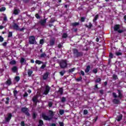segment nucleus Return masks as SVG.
Masks as SVG:
<instances>
[{
  "label": "nucleus",
  "mask_w": 126,
  "mask_h": 126,
  "mask_svg": "<svg viewBox=\"0 0 126 126\" xmlns=\"http://www.w3.org/2000/svg\"><path fill=\"white\" fill-rule=\"evenodd\" d=\"M73 53L75 55H76L77 54V53L78 52V51L76 49H73Z\"/></svg>",
  "instance_id": "32"
},
{
  "label": "nucleus",
  "mask_w": 126,
  "mask_h": 126,
  "mask_svg": "<svg viewBox=\"0 0 126 126\" xmlns=\"http://www.w3.org/2000/svg\"><path fill=\"white\" fill-rule=\"evenodd\" d=\"M81 74H82V75H83V76H84V75H85L84 71L81 70Z\"/></svg>",
  "instance_id": "59"
},
{
  "label": "nucleus",
  "mask_w": 126,
  "mask_h": 126,
  "mask_svg": "<svg viewBox=\"0 0 126 126\" xmlns=\"http://www.w3.org/2000/svg\"><path fill=\"white\" fill-rule=\"evenodd\" d=\"M12 117V114H11V113H8V117L5 118L6 121L9 122V121H10Z\"/></svg>",
  "instance_id": "10"
},
{
  "label": "nucleus",
  "mask_w": 126,
  "mask_h": 126,
  "mask_svg": "<svg viewBox=\"0 0 126 126\" xmlns=\"http://www.w3.org/2000/svg\"><path fill=\"white\" fill-rule=\"evenodd\" d=\"M58 92L61 94V95H63V89L62 88H60Z\"/></svg>",
  "instance_id": "19"
},
{
  "label": "nucleus",
  "mask_w": 126,
  "mask_h": 126,
  "mask_svg": "<svg viewBox=\"0 0 126 126\" xmlns=\"http://www.w3.org/2000/svg\"><path fill=\"white\" fill-rule=\"evenodd\" d=\"M93 72H94V73H97V72H98V70H97V69H94L93 70Z\"/></svg>",
  "instance_id": "51"
},
{
  "label": "nucleus",
  "mask_w": 126,
  "mask_h": 126,
  "mask_svg": "<svg viewBox=\"0 0 126 126\" xmlns=\"http://www.w3.org/2000/svg\"><path fill=\"white\" fill-rule=\"evenodd\" d=\"M28 96V94L27 93H25V94H24V97H27Z\"/></svg>",
  "instance_id": "60"
},
{
  "label": "nucleus",
  "mask_w": 126,
  "mask_h": 126,
  "mask_svg": "<svg viewBox=\"0 0 126 126\" xmlns=\"http://www.w3.org/2000/svg\"><path fill=\"white\" fill-rule=\"evenodd\" d=\"M35 63H37V64H41V63H43V62H42L39 60H36L35 61Z\"/></svg>",
  "instance_id": "25"
},
{
  "label": "nucleus",
  "mask_w": 126,
  "mask_h": 126,
  "mask_svg": "<svg viewBox=\"0 0 126 126\" xmlns=\"http://www.w3.org/2000/svg\"><path fill=\"white\" fill-rule=\"evenodd\" d=\"M16 63V62L14 60L10 62V64L14 65Z\"/></svg>",
  "instance_id": "20"
},
{
  "label": "nucleus",
  "mask_w": 126,
  "mask_h": 126,
  "mask_svg": "<svg viewBox=\"0 0 126 126\" xmlns=\"http://www.w3.org/2000/svg\"><path fill=\"white\" fill-rule=\"evenodd\" d=\"M7 44V43L6 42H5L2 44V46H6Z\"/></svg>",
  "instance_id": "61"
},
{
  "label": "nucleus",
  "mask_w": 126,
  "mask_h": 126,
  "mask_svg": "<svg viewBox=\"0 0 126 126\" xmlns=\"http://www.w3.org/2000/svg\"><path fill=\"white\" fill-rule=\"evenodd\" d=\"M49 74H50V73H49V72H46L43 74V78L44 80H46V79H48Z\"/></svg>",
  "instance_id": "8"
},
{
  "label": "nucleus",
  "mask_w": 126,
  "mask_h": 126,
  "mask_svg": "<svg viewBox=\"0 0 126 126\" xmlns=\"http://www.w3.org/2000/svg\"><path fill=\"white\" fill-rule=\"evenodd\" d=\"M19 12V10H18V9H15L14 10V14L15 15L18 14Z\"/></svg>",
  "instance_id": "22"
},
{
  "label": "nucleus",
  "mask_w": 126,
  "mask_h": 126,
  "mask_svg": "<svg viewBox=\"0 0 126 126\" xmlns=\"http://www.w3.org/2000/svg\"><path fill=\"white\" fill-rule=\"evenodd\" d=\"M21 63H25V59H24V58H22L21 59Z\"/></svg>",
  "instance_id": "40"
},
{
  "label": "nucleus",
  "mask_w": 126,
  "mask_h": 126,
  "mask_svg": "<svg viewBox=\"0 0 126 126\" xmlns=\"http://www.w3.org/2000/svg\"><path fill=\"white\" fill-rule=\"evenodd\" d=\"M75 68H73L72 69H70L69 70V72H73V71H74Z\"/></svg>",
  "instance_id": "45"
},
{
  "label": "nucleus",
  "mask_w": 126,
  "mask_h": 126,
  "mask_svg": "<svg viewBox=\"0 0 126 126\" xmlns=\"http://www.w3.org/2000/svg\"><path fill=\"white\" fill-rule=\"evenodd\" d=\"M83 55V53L82 52H77V53L76 54V56L77 57H81Z\"/></svg>",
  "instance_id": "13"
},
{
  "label": "nucleus",
  "mask_w": 126,
  "mask_h": 126,
  "mask_svg": "<svg viewBox=\"0 0 126 126\" xmlns=\"http://www.w3.org/2000/svg\"><path fill=\"white\" fill-rule=\"evenodd\" d=\"M54 44H55V41H54V40L50 41V46H54Z\"/></svg>",
  "instance_id": "31"
},
{
  "label": "nucleus",
  "mask_w": 126,
  "mask_h": 126,
  "mask_svg": "<svg viewBox=\"0 0 126 126\" xmlns=\"http://www.w3.org/2000/svg\"><path fill=\"white\" fill-rule=\"evenodd\" d=\"M8 37L9 38L10 37H12V32H9Z\"/></svg>",
  "instance_id": "39"
},
{
  "label": "nucleus",
  "mask_w": 126,
  "mask_h": 126,
  "mask_svg": "<svg viewBox=\"0 0 126 126\" xmlns=\"http://www.w3.org/2000/svg\"><path fill=\"white\" fill-rule=\"evenodd\" d=\"M113 103H114V104H120V100L114 99L113 100Z\"/></svg>",
  "instance_id": "14"
},
{
  "label": "nucleus",
  "mask_w": 126,
  "mask_h": 126,
  "mask_svg": "<svg viewBox=\"0 0 126 126\" xmlns=\"http://www.w3.org/2000/svg\"><path fill=\"white\" fill-rule=\"evenodd\" d=\"M32 69H33V70H35V71H37V67L36 66H35Z\"/></svg>",
  "instance_id": "53"
},
{
  "label": "nucleus",
  "mask_w": 126,
  "mask_h": 126,
  "mask_svg": "<svg viewBox=\"0 0 126 126\" xmlns=\"http://www.w3.org/2000/svg\"><path fill=\"white\" fill-rule=\"evenodd\" d=\"M46 22H47V19H45L44 20H40L39 22V23L41 24V25H42V26H45V25L46 24Z\"/></svg>",
  "instance_id": "9"
},
{
  "label": "nucleus",
  "mask_w": 126,
  "mask_h": 126,
  "mask_svg": "<svg viewBox=\"0 0 126 126\" xmlns=\"http://www.w3.org/2000/svg\"><path fill=\"white\" fill-rule=\"evenodd\" d=\"M40 44H41V45H43L44 44V40L43 39H41L40 40Z\"/></svg>",
  "instance_id": "49"
},
{
  "label": "nucleus",
  "mask_w": 126,
  "mask_h": 126,
  "mask_svg": "<svg viewBox=\"0 0 126 126\" xmlns=\"http://www.w3.org/2000/svg\"><path fill=\"white\" fill-rule=\"evenodd\" d=\"M66 100V99L65 98V97H63L62 98L61 102H62V103H64V102H65Z\"/></svg>",
  "instance_id": "27"
},
{
  "label": "nucleus",
  "mask_w": 126,
  "mask_h": 126,
  "mask_svg": "<svg viewBox=\"0 0 126 126\" xmlns=\"http://www.w3.org/2000/svg\"><path fill=\"white\" fill-rule=\"evenodd\" d=\"M118 94H119L118 97L121 99L123 96V94H122V93L121 92V91H118Z\"/></svg>",
  "instance_id": "17"
},
{
  "label": "nucleus",
  "mask_w": 126,
  "mask_h": 126,
  "mask_svg": "<svg viewBox=\"0 0 126 126\" xmlns=\"http://www.w3.org/2000/svg\"><path fill=\"white\" fill-rule=\"evenodd\" d=\"M6 83L7 84V85H10V84H11V81L10 80H8L6 82Z\"/></svg>",
  "instance_id": "21"
},
{
  "label": "nucleus",
  "mask_w": 126,
  "mask_h": 126,
  "mask_svg": "<svg viewBox=\"0 0 126 126\" xmlns=\"http://www.w3.org/2000/svg\"><path fill=\"white\" fill-rule=\"evenodd\" d=\"M98 15H96L94 17V20H93L94 22H95V21H96V20H97L98 19Z\"/></svg>",
  "instance_id": "29"
},
{
  "label": "nucleus",
  "mask_w": 126,
  "mask_h": 126,
  "mask_svg": "<svg viewBox=\"0 0 126 126\" xmlns=\"http://www.w3.org/2000/svg\"><path fill=\"white\" fill-rule=\"evenodd\" d=\"M49 114L50 115L48 116L44 113H42V116L44 120H45V121H50L53 119V117H54V112L52 110H49Z\"/></svg>",
  "instance_id": "1"
},
{
  "label": "nucleus",
  "mask_w": 126,
  "mask_h": 126,
  "mask_svg": "<svg viewBox=\"0 0 126 126\" xmlns=\"http://www.w3.org/2000/svg\"><path fill=\"white\" fill-rule=\"evenodd\" d=\"M35 17L37 19H39L40 18V16L39 15V14H36L35 15Z\"/></svg>",
  "instance_id": "50"
},
{
  "label": "nucleus",
  "mask_w": 126,
  "mask_h": 126,
  "mask_svg": "<svg viewBox=\"0 0 126 126\" xmlns=\"http://www.w3.org/2000/svg\"><path fill=\"white\" fill-rule=\"evenodd\" d=\"M12 71H13L14 72H15V71H16V70H17V67H16V66H14L12 68Z\"/></svg>",
  "instance_id": "28"
},
{
  "label": "nucleus",
  "mask_w": 126,
  "mask_h": 126,
  "mask_svg": "<svg viewBox=\"0 0 126 126\" xmlns=\"http://www.w3.org/2000/svg\"><path fill=\"white\" fill-rule=\"evenodd\" d=\"M62 37L63 38H66V37H67V34L65 33H63Z\"/></svg>",
  "instance_id": "41"
},
{
  "label": "nucleus",
  "mask_w": 126,
  "mask_h": 126,
  "mask_svg": "<svg viewBox=\"0 0 126 126\" xmlns=\"http://www.w3.org/2000/svg\"><path fill=\"white\" fill-rule=\"evenodd\" d=\"M44 124V122H43V121H42L41 120H39V126H43Z\"/></svg>",
  "instance_id": "37"
},
{
  "label": "nucleus",
  "mask_w": 126,
  "mask_h": 126,
  "mask_svg": "<svg viewBox=\"0 0 126 126\" xmlns=\"http://www.w3.org/2000/svg\"><path fill=\"white\" fill-rule=\"evenodd\" d=\"M60 126H64L63 123V122H59Z\"/></svg>",
  "instance_id": "56"
},
{
  "label": "nucleus",
  "mask_w": 126,
  "mask_h": 126,
  "mask_svg": "<svg viewBox=\"0 0 126 126\" xmlns=\"http://www.w3.org/2000/svg\"><path fill=\"white\" fill-rule=\"evenodd\" d=\"M62 47H63V45L62 44L58 45V48H62Z\"/></svg>",
  "instance_id": "63"
},
{
  "label": "nucleus",
  "mask_w": 126,
  "mask_h": 126,
  "mask_svg": "<svg viewBox=\"0 0 126 126\" xmlns=\"http://www.w3.org/2000/svg\"><path fill=\"white\" fill-rule=\"evenodd\" d=\"M72 25L73 26H77L78 25H79V23H73L72 24Z\"/></svg>",
  "instance_id": "33"
},
{
  "label": "nucleus",
  "mask_w": 126,
  "mask_h": 126,
  "mask_svg": "<svg viewBox=\"0 0 126 126\" xmlns=\"http://www.w3.org/2000/svg\"><path fill=\"white\" fill-rule=\"evenodd\" d=\"M13 28L14 29H16V30H18L19 27L18 25H17V24H15L13 26Z\"/></svg>",
  "instance_id": "16"
},
{
  "label": "nucleus",
  "mask_w": 126,
  "mask_h": 126,
  "mask_svg": "<svg viewBox=\"0 0 126 126\" xmlns=\"http://www.w3.org/2000/svg\"><path fill=\"white\" fill-rule=\"evenodd\" d=\"M15 80H16V81L18 82L19 80H20V77H19V76H16L15 78Z\"/></svg>",
  "instance_id": "36"
},
{
  "label": "nucleus",
  "mask_w": 126,
  "mask_h": 126,
  "mask_svg": "<svg viewBox=\"0 0 126 126\" xmlns=\"http://www.w3.org/2000/svg\"><path fill=\"white\" fill-rule=\"evenodd\" d=\"M21 126H25V123H24V121H22L21 123Z\"/></svg>",
  "instance_id": "47"
},
{
  "label": "nucleus",
  "mask_w": 126,
  "mask_h": 126,
  "mask_svg": "<svg viewBox=\"0 0 126 126\" xmlns=\"http://www.w3.org/2000/svg\"><path fill=\"white\" fill-rule=\"evenodd\" d=\"M48 105H49V107H52V106H53V103L50 102L49 103Z\"/></svg>",
  "instance_id": "57"
},
{
  "label": "nucleus",
  "mask_w": 126,
  "mask_h": 126,
  "mask_svg": "<svg viewBox=\"0 0 126 126\" xmlns=\"http://www.w3.org/2000/svg\"><path fill=\"white\" fill-rule=\"evenodd\" d=\"M5 10V7H2L0 8V12L4 11Z\"/></svg>",
  "instance_id": "35"
},
{
  "label": "nucleus",
  "mask_w": 126,
  "mask_h": 126,
  "mask_svg": "<svg viewBox=\"0 0 126 126\" xmlns=\"http://www.w3.org/2000/svg\"><path fill=\"white\" fill-rule=\"evenodd\" d=\"M120 29V25H116L114 26V31H118V33H123L124 31Z\"/></svg>",
  "instance_id": "4"
},
{
  "label": "nucleus",
  "mask_w": 126,
  "mask_h": 126,
  "mask_svg": "<svg viewBox=\"0 0 126 126\" xmlns=\"http://www.w3.org/2000/svg\"><path fill=\"white\" fill-rule=\"evenodd\" d=\"M50 126H56V124H52Z\"/></svg>",
  "instance_id": "64"
},
{
  "label": "nucleus",
  "mask_w": 126,
  "mask_h": 126,
  "mask_svg": "<svg viewBox=\"0 0 126 126\" xmlns=\"http://www.w3.org/2000/svg\"><path fill=\"white\" fill-rule=\"evenodd\" d=\"M32 117H33V119L36 118V113H33Z\"/></svg>",
  "instance_id": "54"
},
{
  "label": "nucleus",
  "mask_w": 126,
  "mask_h": 126,
  "mask_svg": "<svg viewBox=\"0 0 126 126\" xmlns=\"http://www.w3.org/2000/svg\"><path fill=\"white\" fill-rule=\"evenodd\" d=\"M50 89H51L50 87H49V86H46L45 87V90L43 93V95H48L49 92H50Z\"/></svg>",
  "instance_id": "5"
},
{
  "label": "nucleus",
  "mask_w": 126,
  "mask_h": 126,
  "mask_svg": "<svg viewBox=\"0 0 126 126\" xmlns=\"http://www.w3.org/2000/svg\"><path fill=\"white\" fill-rule=\"evenodd\" d=\"M67 65V63H66V61L62 60L60 63V66L62 68H65Z\"/></svg>",
  "instance_id": "2"
},
{
  "label": "nucleus",
  "mask_w": 126,
  "mask_h": 126,
  "mask_svg": "<svg viewBox=\"0 0 126 126\" xmlns=\"http://www.w3.org/2000/svg\"><path fill=\"white\" fill-rule=\"evenodd\" d=\"M64 73H65V71H62L60 72V74L62 76H63V74H64Z\"/></svg>",
  "instance_id": "34"
},
{
  "label": "nucleus",
  "mask_w": 126,
  "mask_h": 126,
  "mask_svg": "<svg viewBox=\"0 0 126 126\" xmlns=\"http://www.w3.org/2000/svg\"><path fill=\"white\" fill-rule=\"evenodd\" d=\"M39 96H41V94H40L39 93H37V95L33 96L32 98L33 102H34V103H36L37 99H38V97H39Z\"/></svg>",
  "instance_id": "6"
},
{
  "label": "nucleus",
  "mask_w": 126,
  "mask_h": 126,
  "mask_svg": "<svg viewBox=\"0 0 126 126\" xmlns=\"http://www.w3.org/2000/svg\"><path fill=\"white\" fill-rule=\"evenodd\" d=\"M45 67H46V64H44L42 65H41V66L40 67V68L41 69H44V68H45Z\"/></svg>",
  "instance_id": "42"
},
{
  "label": "nucleus",
  "mask_w": 126,
  "mask_h": 126,
  "mask_svg": "<svg viewBox=\"0 0 126 126\" xmlns=\"http://www.w3.org/2000/svg\"><path fill=\"white\" fill-rule=\"evenodd\" d=\"M116 56H122L123 55V53L121 52H116Z\"/></svg>",
  "instance_id": "26"
},
{
  "label": "nucleus",
  "mask_w": 126,
  "mask_h": 126,
  "mask_svg": "<svg viewBox=\"0 0 126 126\" xmlns=\"http://www.w3.org/2000/svg\"><path fill=\"white\" fill-rule=\"evenodd\" d=\"M64 113V111H63V110L61 109L59 111V113L62 115H63V113Z\"/></svg>",
  "instance_id": "30"
},
{
  "label": "nucleus",
  "mask_w": 126,
  "mask_h": 126,
  "mask_svg": "<svg viewBox=\"0 0 126 126\" xmlns=\"http://www.w3.org/2000/svg\"><path fill=\"white\" fill-rule=\"evenodd\" d=\"M13 93H14V95L15 97H16V96L18 93V92L16 90H14Z\"/></svg>",
  "instance_id": "23"
},
{
  "label": "nucleus",
  "mask_w": 126,
  "mask_h": 126,
  "mask_svg": "<svg viewBox=\"0 0 126 126\" xmlns=\"http://www.w3.org/2000/svg\"><path fill=\"white\" fill-rule=\"evenodd\" d=\"M113 96L114 98H117L118 97V95H117V94L115 93H113Z\"/></svg>",
  "instance_id": "46"
},
{
  "label": "nucleus",
  "mask_w": 126,
  "mask_h": 126,
  "mask_svg": "<svg viewBox=\"0 0 126 126\" xmlns=\"http://www.w3.org/2000/svg\"><path fill=\"white\" fill-rule=\"evenodd\" d=\"M0 42H3V37L1 36H0Z\"/></svg>",
  "instance_id": "48"
},
{
  "label": "nucleus",
  "mask_w": 126,
  "mask_h": 126,
  "mask_svg": "<svg viewBox=\"0 0 126 126\" xmlns=\"http://www.w3.org/2000/svg\"><path fill=\"white\" fill-rule=\"evenodd\" d=\"M88 114V111L87 110H84V115H87Z\"/></svg>",
  "instance_id": "43"
},
{
  "label": "nucleus",
  "mask_w": 126,
  "mask_h": 126,
  "mask_svg": "<svg viewBox=\"0 0 126 126\" xmlns=\"http://www.w3.org/2000/svg\"><path fill=\"white\" fill-rule=\"evenodd\" d=\"M88 27H89V28H91V27H92V24L90 23Z\"/></svg>",
  "instance_id": "58"
},
{
  "label": "nucleus",
  "mask_w": 126,
  "mask_h": 126,
  "mask_svg": "<svg viewBox=\"0 0 126 126\" xmlns=\"http://www.w3.org/2000/svg\"><path fill=\"white\" fill-rule=\"evenodd\" d=\"M100 81H101V78H97L95 80V82H100Z\"/></svg>",
  "instance_id": "44"
},
{
  "label": "nucleus",
  "mask_w": 126,
  "mask_h": 126,
  "mask_svg": "<svg viewBox=\"0 0 126 126\" xmlns=\"http://www.w3.org/2000/svg\"><path fill=\"white\" fill-rule=\"evenodd\" d=\"M46 56H47V55H46V54L42 53L40 55V58H45V57H46Z\"/></svg>",
  "instance_id": "38"
},
{
  "label": "nucleus",
  "mask_w": 126,
  "mask_h": 126,
  "mask_svg": "<svg viewBox=\"0 0 126 126\" xmlns=\"http://www.w3.org/2000/svg\"><path fill=\"white\" fill-rule=\"evenodd\" d=\"M85 21V18L84 17L81 18V21H82V22H84Z\"/></svg>",
  "instance_id": "52"
},
{
  "label": "nucleus",
  "mask_w": 126,
  "mask_h": 126,
  "mask_svg": "<svg viewBox=\"0 0 126 126\" xmlns=\"http://www.w3.org/2000/svg\"><path fill=\"white\" fill-rule=\"evenodd\" d=\"M90 68H91V67L90 65L87 66L86 69L85 70V72H86V73H88V72H89V70H90Z\"/></svg>",
  "instance_id": "11"
},
{
  "label": "nucleus",
  "mask_w": 126,
  "mask_h": 126,
  "mask_svg": "<svg viewBox=\"0 0 126 126\" xmlns=\"http://www.w3.org/2000/svg\"><path fill=\"white\" fill-rule=\"evenodd\" d=\"M29 43L32 45H34L36 43V40H35V36H31L30 37Z\"/></svg>",
  "instance_id": "3"
},
{
  "label": "nucleus",
  "mask_w": 126,
  "mask_h": 126,
  "mask_svg": "<svg viewBox=\"0 0 126 126\" xmlns=\"http://www.w3.org/2000/svg\"><path fill=\"white\" fill-rule=\"evenodd\" d=\"M113 54L110 53L109 58H110V59H113Z\"/></svg>",
  "instance_id": "55"
},
{
  "label": "nucleus",
  "mask_w": 126,
  "mask_h": 126,
  "mask_svg": "<svg viewBox=\"0 0 126 126\" xmlns=\"http://www.w3.org/2000/svg\"><path fill=\"white\" fill-rule=\"evenodd\" d=\"M22 112H23V113H26V115H27V116H30V114H29L28 113V108H23L22 109Z\"/></svg>",
  "instance_id": "7"
},
{
  "label": "nucleus",
  "mask_w": 126,
  "mask_h": 126,
  "mask_svg": "<svg viewBox=\"0 0 126 126\" xmlns=\"http://www.w3.org/2000/svg\"><path fill=\"white\" fill-rule=\"evenodd\" d=\"M112 77L114 80H117V79H118V75L116 74H113Z\"/></svg>",
  "instance_id": "18"
},
{
  "label": "nucleus",
  "mask_w": 126,
  "mask_h": 126,
  "mask_svg": "<svg viewBox=\"0 0 126 126\" xmlns=\"http://www.w3.org/2000/svg\"><path fill=\"white\" fill-rule=\"evenodd\" d=\"M7 21V17H6V16H5L3 18V22H2V24L4 23V22H6Z\"/></svg>",
  "instance_id": "24"
},
{
  "label": "nucleus",
  "mask_w": 126,
  "mask_h": 126,
  "mask_svg": "<svg viewBox=\"0 0 126 126\" xmlns=\"http://www.w3.org/2000/svg\"><path fill=\"white\" fill-rule=\"evenodd\" d=\"M97 120H98V117H96L95 119H94V122H96Z\"/></svg>",
  "instance_id": "62"
},
{
  "label": "nucleus",
  "mask_w": 126,
  "mask_h": 126,
  "mask_svg": "<svg viewBox=\"0 0 126 126\" xmlns=\"http://www.w3.org/2000/svg\"><path fill=\"white\" fill-rule=\"evenodd\" d=\"M32 73H33V71L31 70H28V74L29 76H31V75H32Z\"/></svg>",
  "instance_id": "15"
},
{
  "label": "nucleus",
  "mask_w": 126,
  "mask_h": 126,
  "mask_svg": "<svg viewBox=\"0 0 126 126\" xmlns=\"http://www.w3.org/2000/svg\"><path fill=\"white\" fill-rule=\"evenodd\" d=\"M122 119H123V115H120L117 116L118 122H120V121L122 120Z\"/></svg>",
  "instance_id": "12"
}]
</instances>
